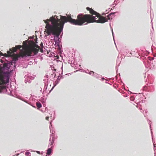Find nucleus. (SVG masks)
Listing matches in <instances>:
<instances>
[{
	"mask_svg": "<svg viewBox=\"0 0 156 156\" xmlns=\"http://www.w3.org/2000/svg\"><path fill=\"white\" fill-rule=\"evenodd\" d=\"M87 9L90 11V13L95 15V16L79 14L77 16L76 20L72 19L70 16L68 15L67 17L60 16V19L57 17L55 18L51 17L49 19L44 20V21L46 23L45 27L47 29H63L64 23L68 22L73 24L79 26L94 22L103 23L112 19L115 13H111L107 16L103 17L101 16L98 13L92 9L87 7Z\"/></svg>",
	"mask_w": 156,
	"mask_h": 156,
	"instance_id": "f257e3e1",
	"label": "nucleus"
},
{
	"mask_svg": "<svg viewBox=\"0 0 156 156\" xmlns=\"http://www.w3.org/2000/svg\"><path fill=\"white\" fill-rule=\"evenodd\" d=\"M38 47L39 46L35 44L34 42L31 41H29L28 44H26L24 46V51L18 54L19 57H23L25 56H31L32 52L34 55L37 54L38 50L36 48Z\"/></svg>",
	"mask_w": 156,
	"mask_h": 156,
	"instance_id": "f03ea898",
	"label": "nucleus"
},
{
	"mask_svg": "<svg viewBox=\"0 0 156 156\" xmlns=\"http://www.w3.org/2000/svg\"><path fill=\"white\" fill-rule=\"evenodd\" d=\"M9 73L8 71L3 72L0 67V90H3L5 88V86H1L5 84L9 81Z\"/></svg>",
	"mask_w": 156,
	"mask_h": 156,
	"instance_id": "7ed1b4c3",
	"label": "nucleus"
},
{
	"mask_svg": "<svg viewBox=\"0 0 156 156\" xmlns=\"http://www.w3.org/2000/svg\"><path fill=\"white\" fill-rule=\"evenodd\" d=\"M62 30H45L44 33L46 34V36L52 34L54 35L55 37L58 38V37L62 32Z\"/></svg>",
	"mask_w": 156,
	"mask_h": 156,
	"instance_id": "20e7f679",
	"label": "nucleus"
},
{
	"mask_svg": "<svg viewBox=\"0 0 156 156\" xmlns=\"http://www.w3.org/2000/svg\"><path fill=\"white\" fill-rule=\"evenodd\" d=\"M22 47V46L20 45H16L15 47H13L12 49H10L9 51H7L8 54L10 53H13L16 51L17 49H20Z\"/></svg>",
	"mask_w": 156,
	"mask_h": 156,
	"instance_id": "39448f33",
	"label": "nucleus"
},
{
	"mask_svg": "<svg viewBox=\"0 0 156 156\" xmlns=\"http://www.w3.org/2000/svg\"><path fill=\"white\" fill-rule=\"evenodd\" d=\"M10 66H8V64L5 63L3 64V68L4 69H5L6 70L9 71V69Z\"/></svg>",
	"mask_w": 156,
	"mask_h": 156,
	"instance_id": "423d86ee",
	"label": "nucleus"
},
{
	"mask_svg": "<svg viewBox=\"0 0 156 156\" xmlns=\"http://www.w3.org/2000/svg\"><path fill=\"white\" fill-rule=\"evenodd\" d=\"M13 57V60L14 61H16L18 60V58H19L18 54H14L12 55Z\"/></svg>",
	"mask_w": 156,
	"mask_h": 156,
	"instance_id": "0eeeda50",
	"label": "nucleus"
},
{
	"mask_svg": "<svg viewBox=\"0 0 156 156\" xmlns=\"http://www.w3.org/2000/svg\"><path fill=\"white\" fill-rule=\"evenodd\" d=\"M12 53H10L8 54L7 53V54L5 53L3 55V56L5 57H8L9 56H12V55H11V54H12Z\"/></svg>",
	"mask_w": 156,
	"mask_h": 156,
	"instance_id": "6e6552de",
	"label": "nucleus"
},
{
	"mask_svg": "<svg viewBox=\"0 0 156 156\" xmlns=\"http://www.w3.org/2000/svg\"><path fill=\"white\" fill-rule=\"evenodd\" d=\"M36 105L37 108H40L42 107V105L40 102H37L36 103Z\"/></svg>",
	"mask_w": 156,
	"mask_h": 156,
	"instance_id": "1a4fd4ad",
	"label": "nucleus"
},
{
	"mask_svg": "<svg viewBox=\"0 0 156 156\" xmlns=\"http://www.w3.org/2000/svg\"><path fill=\"white\" fill-rule=\"evenodd\" d=\"M51 148H49L47 150V154H48V155L51 154Z\"/></svg>",
	"mask_w": 156,
	"mask_h": 156,
	"instance_id": "9d476101",
	"label": "nucleus"
},
{
	"mask_svg": "<svg viewBox=\"0 0 156 156\" xmlns=\"http://www.w3.org/2000/svg\"><path fill=\"white\" fill-rule=\"evenodd\" d=\"M36 48L37 49H38V51H39V49L40 51L41 52H42V53L43 52V50L42 49L43 48H40L39 46V47L38 48Z\"/></svg>",
	"mask_w": 156,
	"mask_h": 156,
	"instance_id": "9b49d317",
	"label": "nucleus"
},
{
	"mask_svg": "<svg viewBox=\"0 0 156 156\" xmlns=\"http://www.w3.org/2000/svg\"><path fill=\"white\" fill-rule=\"evenodd\" d=\"M40 46L41 47V48H44V47L43 46V44L41 42L40 44Z\"/></svg>",
	"mask_w": 156,
	"mask_h": 156,
	"instance_id": "f8f14e48",
	"label": "nucleus"
},
{
	"mask_svg": "<svg viewBox=\"0 0 156 156\" xmlns=\"http://www.w3.org/2000/svg\"><path fill=\"white\" fill-rule=\"evenodd\" d=\"M45 119L46 120H48L49 119V117H46L45 118Z\"/></svg>",
	"mask_w": 156,
	"mask_h": 156,
	"instance_id": "ddd939ff",
	"label": "nucleus"
},
{
	"mask_svg": "<svg viewBox=\"0 0 156 156\" xmlns=\"http://www.w3.org/2000/svg\"><path fill=\"white\" fill-rule=\"evenodd\" d=\"M0 55H3V53H2L1 52L0 53Z\"/></svg>",
	"mask_w": 156,
	"mask_h": 156,
	"instance_id": "4468645a",
	"label": "nucleus"
},
{
	"mask_svg": "<svg viewBox=\"0 0 156 156\" xmlns=\"http://www.w3.org/2000/svg\"><path fill=\"white\" fill-rule=\"evenodd\" d=\"M37 153L38 154H40V152L39 151H37Z\"/></svg>",
	"mask_w": 156,
	"mask_h": 156,
	"instance_id": "2eb2a0df",
	"label": "nucleus"
},
{
	"mask_svg": "<svg viewBox=\"0 0 156 156\" xmlns=\"http://www.w3.org/2000/svg\"><path fill=\"white\" fill-rule=\"evenodd\" d=\"M154 58H151V60H154Z\"/></svg>",
	"mask_w": 156,
	"mask_h": 156,
	"instance_id": "dca6fc26",
	"label": "nucleus"
},
{
	"mask_svg": "<svg viewBox=\"0 0 156 156\" xmlns=\"http://www.w3.org/2000/svg\"><path fill=\"white\" fill-rule=\"evenodd\" d=\"M112 34H113V30H112Z\"/></svg>",
	"mask_w": 156,
	"mask_h": 156,
	"instance_id": "f3484780",
	"label": "nucleus"
},
{
	"mask_svg": "<svg viewBox=\"0 0 156 156\" xmlns=\"http://www.w3.org/2000/svg\"><path fill=\"white\" fill-rule=\"evenodd\" d=\"M106 12H107V13H108V11H107V10H106Z\"/></svg>",
	"mask_w": 156,
	"mask_h": 156,
	"instance_id": "a211bd4d",
	"label": "nucleus"
}]
</instances>
